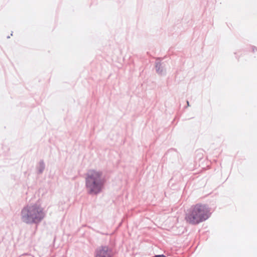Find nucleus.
I'll return each mask as SVG.
<instances>
[{
	"instance_id": "f257e3e1",
	"label": "nucleus",
	"mask_w": 257,
	"mask_h": 257,
	"mask_svg": "<svg viewBox=\"0 0 257 257\" xmlns=\"http://www.w3.org/2000/svg\"><path fill=\"white\" fill-rule=\"evenodd\" d=\"M105 177L102 171L90 169L85 175V184L86 192L90 195H97L104 188Z\"/></svg>"
},
{
	"instance_id": "f03ea898",
	"label": "nucleus",
	"mask_w": 257,
	"mask_h": 257,
	"mask_svg": "<svg viewBox=\"0 0 257 257\" xmlns=\"http://www.w3.org/2000/svg\"><path fill=\"white\" fill-rule=\"evenodd\" d=\"M44 208L39 204L30 203L24 206L20 212V219L26 224H38L45 217Z\"/></svg>"
},
{
	"instance_id": "7ed1b4c3",
	"label": "nucleus",
	"mask_w": 257,
	"mask_h": 257,
	"mask_svg": "<svg viewBox=\"0 0 257 257\" xmlns=\"http://www.w3.org/2000/svg\"><path fill=\"white\" fill-rule=\"evenodd\" d=\"M211 214L210 209L207 205L197 203L187 210L185 220L189 224L197 225L208 219Z\"/></svg>"
},
{
	"instance_id": "20e7f679",
	"label": "nucleus",
	"mask_w": 257,
	"mask_h": 257,
	"mask_svg": "<svg viewBox=\"0 0 257 257\" xmlns=\"http://www.w3.org/2000/svg\"><path fill=\"white\" fill-rule=\"evenodd\" d=\"M94 257H112V250L108 246H100L95 249Z\"/></svg>"
},
{
	"instance_id": "39448f33",
	"label": "nucleus",
	"mask_w": 257,
	"mask_h": 257,
	"mask_svg": "<svg viewBox=\"0 0 257 257\" xmlns=\"http://www.w3.org/2000/svg\"><path fill=\"white\" fill-rule=\"evenodd\" d=\"M156 69L157 72L160 75L164 74V69L161 66V64L160 62H157L156 64Z\"/></svg>"
},
{
	"instance_id": "423d86ee",
	"label": "nucleus",
	"mask_w": 257,
	"mask_h": 257,
	"mask_svg": "<svg viewBox=\"0 0 257 257\" xmlns=\"http://www.w3.org/2000/svg\"><path fill=\"white\" fill-rule=\"evenodd\" d=\"M45 168V165L44 161L43 160L40 161L39 163V165L37 168L38 173L39 174H41L44 170Z\"/></svg>"
},
{
	"instance_id": "0eeeda50",
	"label": "nucleus",
	"mask_w": 257,
	"mask_h": 257,
	"mask_svg": "<svg viewBox=\"0 0 257 257\" xmlns=\"http://www.w3.org/2000/svg\"><path fill=\"white\" fill-rule=\"evenodd\" d=\"M25 257H34V256L32 255H27L25 256Z\"/></svg>"
},
{
	"instance_id": "6e6552de",
	"label": "nucleus",
	"mask_w": 257,
	"mask_h": 257,
	"mask_svg": "<svg viewBox=\"0 0 257 257\" xmlns=\"http://www.w3.org/2000/svg\"><path fill=\"white\" fill-rule=\"evenodd\" d=\"M187 105H188V106H189V101H187Z\"/></svg>"
}]
</instances>
